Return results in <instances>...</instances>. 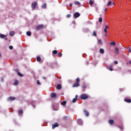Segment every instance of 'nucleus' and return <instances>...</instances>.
<instances>
[{
	"instance_id": "cd10ccee",
	"label": "nucleus",
	"mask_w": 131,
	"mask_h": 131,
	"mask_svg": "<svg viewBox=\"0 0 131 131\" xmlns=\"http://www.w3.org/2000/svg\"><path fill=\"white\" fill-rule=\"evenodd\" d=\"M67 103V102H66V101H63L61 102V105H62V106H65V105H66Z\"/></svg>"
},
{
	"instance_id": "423d86ee",
	"label": "nucleus",
	"mask_w": 131,
	"mask_h": 131,
	"mask_svg": "<svg viewBox=\"0 0 131 131\" xmlns=\"http://www.w3.org/2000/svg\"><path fill=\"white\" fill-rule=\"evenodd\" d=\"M78 123L79 124V125H82V124H83V122L82 121V119H79L78 120Z\"/></svg>"
},
{
	"instance_id": "aec40b11",
	"label": "nucleus",
	"mask_w": 131,
	"mask_h": 131,
	"mask_svg": "<svg viewBox=\"0 0 131 131\" xmlns=\"http://www.w3.org/2000/svg\"><path fill=\"white\" fill-rule=\"evenodd\" d=\"M108 123L110 124H113V123H114V120L111 119L108 121Z\"/></svg>"
},
{
	"instance_id": "f8f14e48",
	"label": "nucleus",
	"mask_w": 131,
	"mask_h": 131,
	"mask_svg": "<svg viewBox=\"0 0 131 131\" xmlns=\"http://www.w3.org/2000/svg\"><path fill=\"white\" fill-rule=\"evenodd\" d=\"M78 86H79V83L77 82L75 83L73 85V88H77Z\"/></svg>"
},
{
	"instance_id": "f257e3e1",
	"label": "nucleus",
	"mask_w": 131,
	"mask_h": 131,
	"mask_svg": "<svg viewBox=\"0 0 131 131\" xmlns=\"http://www.w3.org/2000/svg\"><path fill=\"white\" fill-rule=\"evenodd\" d=\"M80 99L81 100H86V99H89V96L85 94H82L80 96Z\"/></svg>"
},
{
	"instance_id": "c03bdc74",
	"label": "nucleus",
	"mask_w": 131,
	"mask_h": 131,
	"mask_svg": "<svg viewBox=\"0 0 131 131\" xmlns=\"http://www.w3.org/2000/svg\"><path fill=\"white\" fill-rule=\"evenodd\" d=\"M9 48L10 50H13V46H9Z\"/></svg>"
},
{
	"instance_id": "e433bc0d",
	"label": "nucleus",
	"mask_w": 131,
	"mask_h": 131,
	"mask_svg": "<svg viewBox=\"0 0 131 131\" xmlns=\"http://www.w3.org/2000/svg\"><path fill=\"white\" fill-rule=\"evenodd\" d=\"M76 81L77 83H79V82L80 81V80L79 79V78H77L76 79Z\"/></svg>"
},
{
	"instance_id": "2eb2a0df",
	"label": "nucleus",
	"mask_w": 131,
	"mask_h": 131,
	"mask_svg": "<svg viewBox=\"0 0 131 131\" xmlns=\"http://www.w3.org/2000/svg\"><path fill=\"white\" fill-rule=\"evenodd\" d=\"M109 28V27L108 26H105V28L104 29V31L105 32V33H107V29H108Z\"/></svg>"
},
{
	"instance_id": "8fccbe9b",
	"label": "nucleus",
	"mask_w": 131,
	"mask_h": 131,
	"mask_svg": "<svg viewBox=\"0 0 131 131\" xmlns=\"http://www.w3.org/2000/svg\"><path fill=\"white\" fill-rule=\"evenodd\" d=\"M31 104L32 105L33 108H35V106H34V105H33V103H32Z\"/></svg>"
},
{
	"instance_id": "f3484780",
	"label": "nucleus",
	"mask_w": 131,
	"mask_h": 131,
	"mask_svg": "<svg viewBox=\"0 0 131 131\" xmlns=\"http://www.w3.org/2000/svg\"><path fill=\"white\" fill-rule=\"evenodd\" d=\"M15 35V32L14 31H11L10 33V36H14Z\"/></svg>"
},
{
	"instance_id": "f03ea898",
	"label": "nucleus",
	"mask_w": 131,
	"mask_h": 131,
	"mask_svg": "<svg viewBox=\"0 0 131 131\" xmlns=\"http://www.w3.org/2000/svg\"><path fill=\"white\" fill-rule=\"evenodd\" d=\"M16 99V98L15 97H10L8 98L7 101L8 102H12V101H14Z\"/></svg>"
},
{
	"instance_id": "c85d7f7f",
	"label": "nucleus",
	"mask_w": 131,
	"mask_h": 131,
	"mask_svg": "<svg viewBox=\"0 0 131 131\" xmlns=\"http://www.w3.org/2000/svg\"><path fill=\"white\" fill-rule=\"evenodd\" d=\"M52 54H54V55H56V54H58V51H57V50H53L52 51Z\"/></svg>"
},
{
	"instance_id": "dca6fc26",
	"label": "nucleus",
	"mask_w": 131,
	"mask_h": 131,
	"mask_svg": "<svg viewBox=\"0 0 131 131\" xmlns=\"http://www.w3.org/2000/svg\"><path fill=\"white\" fill-rule=\"evenodd\" d=\"M14 85H18V84H19V81L15 80L14 81Z\"/></svg>"
},
{
	"instance_id": "39448f33",
	"label": "nucleus",
	"mask_w": 131,
	"mask_h": 131,
	"mask_svg": "<svg viewBox=\"0 0 131 131\" xmlns=\"http://www.w3.org/2000/svg\"><path fill=\"white\" fill-rule=\"evenodd\" d=\"M53 109L54 110V111H58V110H59V106H58V105H57L56 106H55L54 105H53Z\"/></svg>"
},
{
	"instance_id": "ea45409f",
	"label": "nucleus",
	"mask_w": 131,
	"mask_h": 131,
	"mask_svg": "<svg viewBox=\"0 0 131 131\" xmlns=\"http://www.w3.org/2000/svg\"><path fill=\"white\" fill-rule=\"evenodd\" d=\"M58 56H60V57H62V56L61 53H58Z\"/></svg>"
},
{
	"instance_id": "4d7b16f0",
	"label": "nucleus",
	"mask_w": 131,
	"mask_h": 131,
	"mask_svg": "<svg viewBox=\"0 0 131 131\" xmlns=\"http://www.w3.org/2000/svg\"><path fill=\"white\" fill-rule=\"evenodd\" d=\"M43 79H46V77H43Z\"/></svg>"
},
{
	"instance_id": "0eeeda50",
	"label": "nucleus",
	"mask_w": 131,
	"mask_h": 131,
	"mask_svg": "<svg viewBox=\"0 0 131 131\" xmlns=\"http://www.w3.org/2000/svg\"><path fill=\"white\" fill-rule=\"evenodd\" d=\"M59 126V123H55L52 125V129H54V128H56V127H58Z\"/></svg>"
},
{
	"instance_id": "c756f323",
	"label": "nucleus",
	"mask_w": 131,
	"mask_h": 131,
	"mask_svg": "<svg viewBox=\"0 0 131 131\" xmlns=\"http://www.w3.org/2000/svg\"><path fill=\"white\" fill-rule=\"evenodd\" d=\"M89 4L90 5V6H93V5H94V2H93V1L90 0L89 1Z\"/></svg>"
},
{
	"instance_id": "72a5a7b5",
	"label": "nucleus",
	"mask_w": 131,
	"mask_h": 131,
	"mask_svg": "<svg viewBox=\"0 0 131 131\" xmlns=\"http://www.w3.org/2000/svg\"><path fill=\"white\" fill-rule=\"evenodd\" d=\"M42 8L43 9H46V8H47V4H43L42 6Z\"/></svg>"
},
{
	"instance_id": "4c0bfd02",
	"label": "nucleus",
	"mask_w": 131,
	"mask_h": 131,
	"mask_svg": "<svg viewBox=\"0 0 131 131\" xmlns=\"http://www.w3.org/2000/svg\"><path fill=\"white\" fill-rule=\"evenodd\" d=\"M111 4H112V2L111 1H110L108 2V3H107V7L109 6H111Z\"/></svg>"
},
{
	"instance_id": "49530a36",
	"label": "nucleus",
	"mask_w": 131,
	"mask_h": 131,
	"mask_svg": "<svg viewBox=\"0 0 131 131\" xmlns=\"http://www.w3.org/2000/svg\"><path fill=\"white\" fill-rule=\"evenodd\" d=\"M67 119V116H63V119Z\"/></svg>"
},
{
	"instance_id": "09e8293b",
	"label": "nucleus",
	"mask_w": 131,
	"mask_h": 131,
	"mask_svg": "<svg viewBox=\"0 0 131 131\" xmlns=\"http://www.w3.org/2000/svg\"><path fill=\"white\" fill-rule=\"evenodd\" d=\"M15 72H17V73H18V72H18V69H15Z\"/></svg>"
},
{
	"instance_id": "6e6552de",
	"label": "nucleus",
	"mask_w": 131,
	"mask_h": 131,
	"mask_svg": "<svg viewBox=\"0 0 131 131\" xmlns=\"http://www.w3.org/2000/svg\"><path fill=\"white\" fill-rule=\"evenodd\" d=\"M83 111H84L85 116H86V117H88V116H89V115H90V113H89V112L85 110H84Z\"/></svg>"
},
{
	"instance_id": "a878e982",
	"label": "nucleus",
	"mask_w": 131,
	"mask_h": 131,
	"mask_svg": "<svg viewBox=\"0 0 131 131\" xmlns=\"http://www.w3.org/2000/svg\"><path fill=\"white\" fill-rule=\"evenodd\" d=\"M27 35H28V36H31V32L30 31L27 32Z\"/></svg>"
},
{
	"instance_id": "9d476101",
	"label": "nucleus",
	"mask_w": 131,
	"mask_h": 131,
	"mask_svg": "<svg viewBox=\"0 0 131 131\" xmlns=\"http://www.w3.org/2000/svg\"><path fill=\"white\" fill-rule=\"evenodd\" d=\"M42 27H43V25H40L36 27V29L37 30H39V29H41Z\"/></svg>"
},
{
	"instance_id": "58836bf2",
	"label": "nucleus",
	"mask_w": 131,
	"mask_h": 131,
	"mask_svg": "<svg viewBox=\"0 0 131 131\" xmlns=\"http://www.w3.org/2000/svg\"><path fill=\"white\" fill-rule=\"evenodd\" d=\"M70 17H71V14H68L67 15V18H70Z\"/></svg>"
},
{
	"instance_id": "412c9836",
	"label": "nucleus",
	"mask_w": 131,
	"mask_h": 131,
	"mask_svg": "<svg viewBox=\"0 0 131 131\" xmlns=\"http://www.w3.org/2000/svg\"><path fill=\"white\" fill-rule=\"evenodd\" d=\"M36 60L38 62H40V61H41V58H40L39 56H38L36 58Z\"/></svg>"
},
{
	"instance_id": "864d4df0",
	"label": "nucleus",
	"mask_w": 131,
	"mask_h": 131,
	"mask_svg": "<svg viewBox=\"0 0 131 131\" xmlns=\"http://www.w3.org/2000/svg\"><path fill=\"white\" fill-rule=\"evenodd\" d=\"M128 63H129V64H131V61H128Z\"/></svg>"
},
{
	"instance_id": "473e14b6",
	"label": "nucleus",
	"mask_w": 131,
	"mask_h": 131,
	"mask_svg": "<svg viewBox=\"0 0 131 131\" xmlns=\"http://www.w3.org/2000/svg\"><path fill=\"white\" fill-rule=\"evenodd\" d=\"M93 36L97 37V33H96V31H93Z\"/></svg>"
},
{
	"instance_id": "6ab92c4d",
	"label": "nucleus",
	"mask_w": 131,
	"mask_h": 131,
	"mask_svg": "<svg viewBox=\"0 0 131 131\" xmlns=\"http://www.w3.org/2000/svg\"><path fill=\"white\" fill-rule=\"evenodd\" d=\"M125 102L127 103H131V99H126L124 100Z\"/></svg>"
},
{
	"instance_id": "bb28decb",
	"label": "nucleus",
	"mask_w": 131,
	"mask_h": 131,
	"mask_svg": "<svg viewBox=\"0 0 131 131\" xmlns=\"http://www.w3.org/2000/svg\"><path fill=\"white\" fill-rule=\"evenodd\" d=\"M18 114L19 115H21L22 114H23V110H20L18 111Z\"/></svg>"
},
{
	"instance_id": "13d9d810",
	"label": "nucleus",
	"mask_w": 131,
	"mask_h": 131,
	"mask_svg": "<svg viewBox=\"0 0 131 131\" xmlns=\"http://www.w3.org/2000/svg\"><path fill=\"white\" fill-rule=\"evenodd\" d=\"M105 36H107V33H105Z\"/></svg>"
},
{
	"instance_id": "9b49d317",
	"label": "nucleus",
	"mask_w": 131,
	"mask_h": 131,
	"mask_svg": "<svg viewBox=\"0 0 131 131\" xmlns=\"http://www.w3.org/2000/svg\"><path fill=\"white\" fill-rule=\"evenodd\" d=\"M51 98H56V97H57V94L54 92L51 93Z\"/></svg>"
},
{
	"instance_id": "603ef678",
	"label": "nucleus",
	"mask_w": 131,
	"mask_h": 131,
	"mask_svg": "<svg viewBox=\"0 0 131 131\" xmlns=\"http://www.w3.org/2000/svg\"><path fill=\"white\" fill-rule=\"evenodd\" d=\"M104 11H105V12H107V8H105Z\"/></svg>"
},
{
	"instance_id": "2f4dec72",
	"label": "nucleus",
	"mask_w": 131,
	"mask_h": 131,
	"mask_svg": "<svg viewBox=\"0 0 131 131\" xmlns=\"http://www.w3.org/2000/svg\"><path fill=\"white\" fill-rule=\"evenodd\" d=\"M75 5H77V6H80V3H79V2L78 1H76L75 2Z\"/></svg>"
},
{
	"instance_id": "b1692460",
	"label": "nucleus",
	"mask_w": 131,
	"mask_h": 131,
	"mask_svg": "<svg viewBox=\"0 0 131 131\" xmlns=\"http://www.w3.org/2000/svg\"><path fill=\"white\" fill-rule=\"evenodd\" d=\"M0 37L1 38H5L6 37V35L0 33Z\"/></svg>"
},
{
	"instance_id": "37998d69",
	"label": "nucleus",
	"mask_w": 131,
	"mask_h": 131,
	"mask_svg": "<svg viewBox=\"0 0 131 131\" xmlns=\"http://www.w3.org/2000/svg\"><path fill=\"white\" fill-rule=\"evenodd\" d=\"M114 64H115L116 65H117V64H118V61H114Z\"/></svg>"
},
{
	"instance_id": "7ed1b4c3",
	"label": "nucleus",
	"mask_w": 131,
	"mask_h": 131,
	"mask_svg": "<svg viewBox=\"0 0 131 131\" xmlns=\"http://www.w3.org/2000/svg\"><path fill=\"white\" fill-rule=\"evenodd\" d=\"M80 16V13L79 12H75L74 14V18H78Z\"/></svg>"
},
{
	"instance_id": "a211bd4d",
	"label": "nucleus",
	"mask_w": 131,
	"mask_h": 131,
	"mask_svg": "<svg viewBox=\"0 0 131 131\" xmlns=\"http://www.w3.org/2000/svg\"><path fill=\"white\" fill-rule=\"evenodd\" d=\"M110 44L111 46H116V42H115V41L111 42Z\"/></svg>"
},
{
	"instance_id": "79ce46f5",
	"label": "nucleus",
	"mask_w": 131,
	"mask_h": 131,
	"mask_svg": "<svg viewBox=\"0 0 131 131\" xmlns=\"http://www.w3.org/2000/svg\"><path fill=\"white\" fill-rule=\"evenodd\" d=\"M110 71H113V69L112 68V67H110Z\"/></svg>"
},
{
	"instance_id": "ddd939ff",
	"label": "nucleus",
	"mask_w": 131,
	"mask_h": 131,
	"mask_svg": "<svg viewBox=\"0 0 131 131\" xmlns=\"http://www.w3.org/2000/svg\"><path fill=\"white\" fill-rule=\"evenodd\" d=\"M56 89L57 90H61L62 89V85L61 84H58L57 85Z\"/></svg>"
},
{
	"instance_id": "052dcab7",
	"label": "nucleus",
	"mask_w": 131,
	"mask_h": 131,
	"mask_svg": "<svg viewBox=\"0 0 131 131\" xmlns=\"http://www.w3.org/2000/svg\"><path fill=\"white\" fill-rule=\"evenodd\" d=\"M113 1H114V0H113Z\"/></svg>"
},
{
	"instance_id": "393cba45",
	"label": "nucleus",
	"mask_w": 131,
	"mask_h": 131,
	"mask_svg": "<svg viewBox=\"0 0 131 131\" xmlns=\"http://www.w3.org/2000/svg\"><path fill=\"white\" fill-rule=\"evenodd\" d=\"M115 51L116 54H119V50H118V48H116L115 49Z\"/></svg>"
},
{
	"instance_id": "4468645a",
	"label": "nucleus",
	"mask_w": 131,
	"mask_h": 131,
	"mask_svg": "<svg viewBox=\"0 0 131 131\" xmlns=\"http://www.w3.org/2000/svg\"><path fill=\"white\" fill-rule=\"evenodd\" d=\"M93 7L95 8V10L96 11V12L98 11V9H99V8L98 7V6L97 5V4H94L93 5Z\"/></svg>"
},
{
	"instance_id": "5fc2aeb1",
	"label": "nucleus",
	"mask_w": 131,
	"mask_h": 131,
	"mask_svg": "<svg viewBox=\"0 0 131 131\" xmlns=\"http://www.w3.org/2000/svg\"><path fill=\"white\" fill-rule=\"evenodd\" d=\"M5 40H8V38H5Z\"/></svg>"
},
{
	"instance_id": "f704fd0d",
	"label": "nucleus",
	"mask_w": 131,
	"mask_h": 131,
	"mask_svg": "<svg viewBox=\"0 0 131 131\" xmlns=\"http://www.w3.org/2000/svg\"><path fill=\"white\" fill-rule=\"evenodd\" d=\"M98 43L99 45H103V42H102V40L101 39H98Z\"/></svg>"
},
{
	"instance_id": "de8ad7c7",
	"label": "nucleus",
	"mask_w": 131,
	"mask_h": 131,
	"mask_svg": "<svg viewBox=\"0 0 131 131\" xmlns=\"http://www.w3.org/2000/svg\"><path fill=\"white\" fill-rule=\"evenodd\" d=\"M129 51L130 53H131V46L129 48Z\"/></svg>"
},
{
	"instance_id": "7c9ffc66",
	"label": "nucleus",
	"mask_w": 131,
	"mask_h": 131,
	"mask_svg": "<svg viewBox=\"0 0 131 131\" xmlns=\"http://www.w3.org/2000/svg\"><path fill=\"white\" fill-rule=\"evenodd\" d=\"M118 127H119L121 130H123V126H118Z\"/></svg>"
},
{
	"instance_id": "4be33fe9",
	"label": "nucleus",
	"mask_w": 131,
	"mask_h": 131,
	"mask_svg": "<svg viewBox=\"0 0 131 131\" xmlns=\"http://www.w3.org/2000/svg\"><path fill=\"white\" fill-rule=\"evenodd\" d=\"M17 75H18V76H20V77H23V76H24V75H23L22 73L20 72H18Z\"/></svg>"
},
{
	"instance_id": "bf43d9fd",
	"label": "nucleus",
	"mask_w": 131,
	"mask_h": 131,
	"mask_svg": "<svg viewBox=\"0 0 131 131\" xmlns=\"http://www.w3.org/2000/svg\"><path fill=\"white\" fill-rule=\"evenodd\" d=\"M1 56H2V55H1V54H0V57H1Z\"/></svg>"
},
{
	"instance_id": "20e7f679",
	"label": "nucleus",
	"mask_w": 131,
	"mask_h": 131,
	"mask_svg": "<svg viewBox=\"0 0 131 131\" xmlns=\"http://www.w3.org/2000/svg\"><path fill=\"white\" fill-rule=\"evenodd\" d=\"M37 5V3L36 2H33L32 4V9H33V10H34V9H35Z\"/></svg>"
},
{
	"instance_id": "5701e85b",
	"label": "nucleus",
	"mask_w": 131,
	"mask_h": 131,
	"mask_svg": "<svg viewBox=\"0 0 131 131\" xmlns=\"http://www.w3.org/2000/svg\"><path fill=\"white\" fill-rule=\"evenodd\" d=\"M99 52H100V54H104L105 51H104V49H100L99 50Z\"/></svg>"
},
{
	"instance_id": "a19ab883",
	"label": "nucleus",
	"mask_w": 131,
	"mask_h": 131,
	"mask_svg": "<svg viewBox=\"0 0 131 131\" xmlns=\"http://www.w3.org/2000/svg\"><path fill=\"white\" fill-rule=\"evenodd\" d=\"M37 84H38L39 85H40V82H39V80H38L37 81Z\"/></svg>"
},
{
	"instance_id": "3c124183",
	"label": "nucleus",
	"mask_w": 131,
	"mask_h": 131,
	"mask_svg": "<svg viewBox=\"0 0 131 131\" xmlns=\"http://www.w3.org/2000/svg\"><path fill=\"white\" fill-rule=\"evenodd\" d=\"M69 6H70V7H72V4H70V5H69Z\"/></svg>"
},
{
	"instance_id": "c9c22d12",
	"label": "nucleus",
	"mask_w": 131,
	"mask_h": 131,
	"mask_svg": "<svg viewBox=\"0 0 131 131\" xmlns=\"http://www.w3.org/2000/svg\"><path fill=\"white\" fill-rule=\"evenodd\" d=\"M102 21H103V19L102 18V17H99V19H98V21L101 23H102Z\"/></svg>"
},
{
	"instance_id": "6e6d98bb",
	"label": "nucleus",
	"mask_w": 131,
	"mask_h": 131,
	"mask_svg": "<svg viewBox=\"0 0 131 131\" xmlns=\"http://www.w3.org/2000/svg\"><path fill=\"white\" fill-rule=\"evenodd\" d=\"M113 4L114 6H115V3L114 2Z\"/></svg>"
},
{
	"instance_id": "a18cd8bd",
	"label": "nucleus",
	"mask_w": 131,
	"mask_h": 131,
	"mask_svg": "<svg viewBox=\"0 0 131 131\" xmlns=\"http://www.w3.org/2000/svg\"><path fill=\"white\" fill-rule=\"evenodd\" d=\"M82 88H83V89H85V85L84 84V85H82Z\"/></svg>"
},
{
	"instance_id": "1a4fd4ad",
	"label": "nucleus",
	"mask_w": 131,
	"mask_h": 131,
	"mask_svg": "<svg viewBox=\"0 0 131 131\" xmlns=\"http://www.w3.org/2000/svg\"><path fill=\"white\" fill-rule=\"evenodd\" d=\"M77 98H78V95H75V98H73L72 102L73 103H76V101H77Z\"/></svg>"
}]
</instances>
